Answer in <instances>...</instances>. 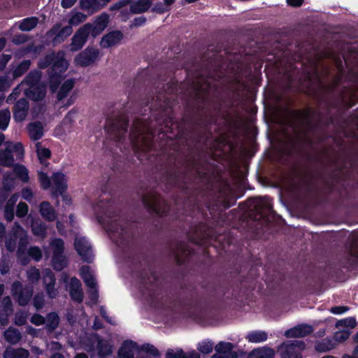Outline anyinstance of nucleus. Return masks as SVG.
Here are the masks:
<instances>
[{"instance_id":"63","label":"nucleus","mask_w":358,"mask_h":358,"mask_svg":"<svg viewBox=\"0 0 358 358\" xmlns=\"http://www.w3.org/2000/svg\"><path fill=\"white\" fill-rule=\"evenodd\" d=\"M39 175V180L41 185V187L44 189H47L50 186V180L49 177L44 173L40 172Z\"/></svg>"},{"instance_id":"2","label":"nucleus","mask_w":358,"mask_h":358,"mask_svg":"<svg viewBox=\"0 0 358 358\" xmlns=\"http://www.w3.org/2000/svg\"><path fill=\"white\" fill-rule=\"evenodd\" d=\"M52 64L49 71L50 87L55 92L62 80V75L66 71L69 63L65 59V52L59 51L57 53L51 52L46 55L38 62L40 69H45Z\"/></svg>"},{"instance_id":"6","label":"nucleus","mask_w":358,"mask_h":358,"mask_svg":"<svg viewBox=\"0 0 358 358\" xmlns=\"http://www.w3.org/2000/svg\"><path fill=\"white\" fill-rule=\"evenodd\" d=\"M142 201L148 210L157 215H165L169 210V206L166 202L155 192L143 196Z\"/></svg>"},{"instance_id":"31","label":"nucleus","mask_w":358,"mask_h":358,"mask_svg":"<svg viewBox=\"0 0 358 358\" xmlns=\"http://www.w3.org/2000/svg\"><path fill=\"white\" fill-rule=\"evenodd\" d=\"M97 343L96 349L99 357L104 358L112 352V346L106 340L101 338L99 336H95Z\"/></svg>"},{"instance_id":"26","label":"nucleus","mask_w":358,"mask_h":358,"mask_svg":"<svg viewBox=\"0 0 358 358\" xmlns=\"http://www.w3.org/2000/svg\"><path fill=\"white\" fill-rule=\"evenodd\" d=\"M46 93V88L44 85L39 84L37 85H33L24 90L25 95L34 100L38 101L42 99Z\"/></svg>"},{"instance_id":"23","label":"nucleus","mask_w":358,"mask_h":358,"mask_svg":"<svg viewBox=\"0 0 358 358\" xmlns=\"http://www.w3.org/2000/svg\"><path fill=\"white\" fill-rule=\"evenodd\" d=\"M29 102L26 99H21L17 101L14 107V119L17 122L25 120L29 112Z\"/></svg>"},{"instance_id":"28","label":"nucleus","mask_w":358,"mask_h":358,"mask_svg":"<svg viewBox=\"0 0 358 358\" xmlns=\"http://www.w3.org/2000/svg\"><path fill=\"white\" fill-rule=\"evenodd\" d=\"M41 215L45 220L52 222L57 218V213L53 207L48 201H43L39 206Z\"/></svg>"},{"instance_id":"57","label":"nucleus","mask_w":358,"mask_h":358,"mask_svg":"<svg viewBox=\"0 0 358 358\" xmlns=\"http://www.w3.org/2000/svg\"><path fill=\"white\" fill-rule=\"evenodd\" d=\"M28 313L25 311H18L15 315V324L17 326H22L27 323Z\"/></svg>"},{"instance_id":"15","label":"nucleus","mask_w":358,"mask_h":358,"mask_svg":"<svg viewBox=\"0 0 358 358\" xmlns=\"http://www.w3.org/2000/svg\"><path fill=\"white\" fill-rule=\"evenodd\" d=\"M73 32L71 26L62 27L59 24H56L47 32L49 38H52L54 43H60L69 36Z\"/></svg>"},{"instance_id":"33","label":"nucleus","mask_w":358,"mask_h":358,"mask_svg":"<svg viewBox=\"0 0 358 358\" xmlns=\"http://www.w3.org/2000/svg\"><path fill=\"white\" fill-rule=\"evenodd\" d=\"M3 336L6 342L10 345L17 344L22 338L20 331L17 329L13 327H9L6 329L3 333Z\"/></svg>"},{"instance_id":"45","label":"nucleus","mask_w":358,"mask_h":358,"mask_svg":"<svg viewBox=\"0 0 358 358\" xmlns=\"http://www.w3.org/2000/svg\"><path fill=\"white\" fill-rule=\"evenodd\" d=\"M38 19L35 17H27L22 20L19 24V29L24 31H29L36 27Z\"/></svg>"},{"instance_id":"50","label":"nucleus","mask_w":358,"mask_h":358,"mask_svg":"<svg viewBox=\"0 0 358 358\" xmlns=\"http://www.w3.org/2000/svg\"><path fill=\"white\" fill-rule=\"evenodd\" d=\"M31 61L24 60L20 62L13 71V77L18 78L22 76L30 67Z\"/></svg>"},{"instance_id":"37","label":"nucleus","mask_w":358,"mask_h":358,"mask_svg":"<svg viewBox=\"0 0 358 358\" xmlns=\"http://www.w3.org/2000/svg\"><path fill=\"white\" fill-rule=\"evenodd\" d=\"M150 104L151 109H157L158 108L164 110L166 108L169 107V103L168 101V98L166 95L158 94L156 97H153L148 103Z\"/></svg>"},{"instance_id":"12","label":"nucleus","mask_w":358,"mask_h":358,"mask_svg":"<svg viewBox=\"0 0 358 358\" xmlns=\"http://www.w3.org/2000/svg\"><path fill=\"white\" fill-rule=\"evenodd\" d=\"M74 247L83 261L90 263L93 260L94 255L92 246L85 237L76 236Z\"/></svg>"},{"instance_id":"17","label":"nucleus","mask_w":358,"mask_h":358,"mask_svg":"<svg viewBox=\"0 0 358 358\" xmlns=\"http://www.w3.org/2000/svg\"><path fill=\"white\" fill-rule=\"evenodd\" d=\"M234 348L231 343L221 341L215 346L216 353L213 358H237V353L233 351Z\"/></svg>"},{"instance_id":"64","label":"nucleus","mask_w":358,"mask_h":358,"mask_svg":"<svg viewBox=\"0 0 358 358\" xmlns=\"http://www.w3.org/2000/svg\"><path fill=\"white\" fill-rule=\"evenodd\" d=\"M89 288V294L90 295V300L92 304H95L97 303L98 298H99V294L97 290V285L94 286L93 287H88Z\"/></svg>"},{"instance_id":"52","label":"nucleus","mask_w":358,"mask_h":358,"mask_svg":"<svg viewBox=\"0 0 358 358\" xmlns=\"http://www.w3.org/2000/svg\"><path fill=\"white\" fill-rule=\"evenodd\" d=\"M8 150L16 156L17 159H21L24 156L23 146L20 143L10 144L7 146Z\"/></svg>"},{"instance_id":"35","label":"nucleus","mask_w":358,"mask_h":358,"mask_svg":"<svg viewBox=\"0 0 358 358\" xmlns=\"http://www.w3.org/2000/svg\"><path fill=\"white\" fill-rule=\"evenodd\" d=\"M274 350L268 347L259 348L252 350L248 358H274Z\"/></svg>"},{"instance_id":"11","label":"nucleus","mask_w":358,"mask_h":358,"mask_svg":"<svg viewBox=\"0 0 358 358\" xmlns=\"http://www.w3.org/2000/svg\"><path fill=\"white\" fill-rule=\"evenodd\" d=\"M12 295L16 299L17 302L21 306H26L33 295V289L30 287H23L19 281H15L11 286Z\"/></svg>"},{"instance_id":"30","label":"nucleus","mask_w":358,"mask_h":358,"mask_svg":"<svg viewBox=\"0 0 358 358\" xmlns=\"http://www.w3.org/2000/svg\"><path fill=\"white\" fill-rule=\"evenodd\" d=\"M159 350L152 345L146 343L140 347L136 358H152L159 357Z\"/></svg>"},{"instance_id":"40","label":"nucleus","mask_w":358,"mask_h":358,"mask_svg":"<svg viewBox=\"0 0 358 358\" xmlns=\"http://www.w3.org/2000/svg\"><path fill=\"white\" fill-rule=\"evenodd\" d=\"M245 338L250 343H258L266 341L268 334L264 331H252L248 333Z\"/></svg>"},{"instance_id":"24","label":"nucleus","mask_w":358,"mask_h":358,"mask_svg":"<svg viewBox=\"0 0 358 358\" xmlns=\"http://www.w3.org/2000/svg\"><path fill=\"white\" fill-rule=\"evenodd\" d=\"M123 35L120 31H114L103 36L100 45L103 48H108L118 44L122 39Z\"/></svg>"},{"instance_id":"38","label":"nucleus","mask_w":358,"mask_h":358,"mask_svg":"<svg viewBox=\"0 0 358 358\" xmlns=\"http://www.w3.org/2000/svg\"><path fill=\"white\" fill-rule=\"evenodd\" d=\"M336 343L331 338H324L315 343V350L319 352H325L336 348Z\"/></svg>"},{"instance_id":"29","label":"nucleus","mask_w":358,"mask_h":358,"mask_svg":"<svg viewBox=\"0 0 358 358\" xmlns=\"http://www.w3.org/2000/svg\"><path fill=\"white\" fill-rule=\"evenodd\" d=\"M111 0H80V5L83 8L92 12L97 11Z\"/></svg>"},{"instance_id":"54","label":"nucleus","mask_w":358,"mask_h":358,"mask_svg":"<svg viewBox=\"0 0 358 358\" xmlns=\"http://www.w3.org/2000/svg\"><path fill=\"white\" fill-rule=\"evenodd\" d=\"M13 311V303L10 296H5L1 301V312L5 313L6 316H9Z\"/></svg>"},{"instance_id":"41","label":"nucleus","mask_w":358,"mask_h":358,"mask_svg":"<svg viewBox=\"0 0 358 358\" xmlns=\"http://www.w3.org/2000/svg\"><path fill=\"white\" fill-rule=\"evenodd\" d=\"M31 231L35 236L44 238L47 235V225L42 221H34L31 224Z\"/></svg>"},{"instance_id":"55","label":"nucleus","mask_w":358,"mask_h":358,"mask_svg":"<svg viewBox=\"0 0 358 358\" xmlns=\"http://www.w3.org/2000/svg\"><path fill=\"white\" fill-rule=\"evenodd\" d=\"M351 331L349 329H338V331H336L334 335V341L336 342H343L347 340Z\"/></svg>"},{"instance_id":"60","label":"nucleus","mask_w":358,"mask_h":358,"mask_svg":"<svg viewBox=\"0 0 358 358\" xmlns=\"http://www.w3.org/2000/svg\"><path fill=\"white\" fill-rule=\"evenodd\" d=\"M44 296L42 293L36 294L33 299V305L38 310L43 308L44 305Z\"/></svg>"},{"instance_id":"61","label":"nucleus","mask_w":358,"mask_h":358,"mask_svg":"<svg viewBox=\"0 0 358 358\" xmlns=\"http://www.w3.org/2000/svg\"><path fill=\"white\" fill-rule=\"evenodd\" d=\"M29 210V207L27 203L23 202H20L17 206L16 215L18 217H24Z\"/></svg>"},{"instance_id":"34","label":"nucleus","mask_w":358,"mask_h":358,"mask_svg":"<svg viewBox=\"0 0 358 358\" xmlns=\"http://www.w3.org/2000/svg\"><path fill=\"white\" fill-rule=\"evenodd\" d=\"M29 352L27 350L20 348H7L3 352L4 358H28Z\"/></svg>"},{"instance_id":"62","label":"nucleus","mask_w":358,"mask_h":358,"mask_svg":"<svg viewBox=\"0 0 358 358\" xmlns=\"http://www.w3.org/2000/svg\"><path fill=\"white\" fill-rule=\"evenodd\" d=\"M184 351L182 349L176 350L170 349L166 352V358H183Z\"/></svg>"},{"instance_id":"53","label":"nucleus","mask_w":358,"mask_h":358,"mask_svg":"<svg viewBox=\"0 0 358 358\" xmlns=\"http://www.w3.org/2000/svg\"><path fill=\"white\" fill-rule=\"evenodd\" d=\"M213 343L209 340L203 341L197 345V350L202 354L208 355L212 352Z\"/></svg>"},{"instance_id":"7","label":"nucleus","mask_w":358,"mask_h":358,"mask_svg":"<svg viewBox=\"0 0 358 358\" xmlns=\"http://www.w3.org/2000/svg\"><path fill=\"white\" fill-rule=\"evenodd\" d=\"M52 251V266L57 271H62L68 264V259L64 255V243L61 238H53L50 243Z\"/></svg>"},{"instance_id":"58","label":"nucleus","mask_w":358,"mask_h":358,"mask_svg":"<svg viewBox=\"0 0 358 358\" xmlns=\"http://www.w3.org/2000/svg\"><path fill=\"white\" fill-rule=\"evenodd\" d=\"M86 18H87L86 15H85L82 13L78 12L71 16L69 22L70 25L77 26L80 23L84 22L86 20Z\"/></svg>"},{"instance_id":"44","label":"nucleus","mask_w":358,"mask_h":358,"mask_svg":"<svg viewBox=\"0 0 358 358\" xmlns=\"http://www.w3.org/2000/svg\"><path fill=\"white\" fill-rule=\"evenodd\" d=\"M74 84L75 82L73 79H69L62 84L57 93V99L59 101H62L67 96L69 92L73 89Z\"/></svg>"},{"instance_id":"36","label":"nucleus","mask_w":358,"mask_h":358,"mask_svg":"<svg viewBox=\"0 0 358 358\" xmlns=\"http://www.w3.org/2000/svg\"><path fill=\"white\" fill-rule=\"evenodd\" d=\"M18 197L19 196L17 194L12 195L6 204L4 208V217L5 219L8 222H10L14 218V207L16 204Z\"/></svg>"},{"instance_id":"32","label":"nucleus","mask_w":358,"mask_h":358,"mask_svg":"<svg viewBox=\"0 0 358 358\" xmlns=\"http://www.w3.org/2000/svg\"><path fill=\"white\" fill-rule=\"evenodd\" d=\"M80 276L88 287H93L96 285V281L92 271L88 266H83L80 270Z\"/></svg>"},{"instance_id":"8","label":"nucleus","mask_w":358,"mask_h":358,"mask_svg":"<svg viewBox=\"0 0 358 358\" xmlns=\"http://www.w3.org/2000/svg\"><path fill=\"white\" fill-rule=\"evenodd\" d=\"M305 348V344L301 341H288L278 348L281 358H302L301 352Z\"/></svg>"},{"instance_id":"1","label":"nucleus","mask_w":358,"mask_h":358,"mask_svg":"<svg viewBox=\"0 0 358 358\" xmlns=\"http://www.w3.org/2000/svg\"><path fill=\"white\" fill-rule=\"evenodd\" d=\"M109 200V196L104 194L94 206L98 221L103 226L110 238L118 246L123 247L129 243L131 232L128 224L116 213L114 206Z\"/></svg>"},{"instance_id":"20","label":"nucleus","mask_w":358,"mask_h":358,"mask_svg":"<svg viewBox=\"0 0 358 358\" xmlns=\"http://www.w3.org/2000/svg\"><path fill=\"white\" fill-rule=\"evenodd\" d=\"M313 331L312 326L301 324L287 330L285 332V336L287 338H302L310 334Z\"/></svg>"},{"instance_id":"47","label":"nucleus","mask_w":358,"mask_h":358,"mask_svg":"<svg viewBox=\"0 0 358 358\" xmlns=\"http://www.w3.org/2000/svg\"><path fill=\"white\" fill-rule=\"evenodd\" d=\"M13 171L16 177L23 182L29 181V171L22 164H15L13 167Z\"/></svg>"},{"instance_id":"43","label":"nucleus","mask_w":358,"mask_h":358,"mask_svg":"<svg viewBox=\"0 0 358 358\" xmlns=\"http://www.w3.org/2000/svg\"><path fill=\"white\" fill-rule=\"evenodd\" d=\"M36 152L41 164L47 166L46 160L50 157L51 152L49 149L43 148L41 143L36 144Z\"/></svg>"},{"instance_id":"25","label":"nucleus","mask_w":358,"mask_h":358,"mask_svg":"<svg viewBox=\"0 0 358 358\" xmlns=\"http://www.w3.org/2000/svg\"><path fill=\"white\" fill-rule=\"evenodd\" d=\"M52 188L54 189L53 194H62L66 189V179L64 174L57 172L52 176Z\"/></svg>"},{"instance_id":"10","label":"nucleus","mask_w":358,"mask_h":358,"mask_svg":"<svg viewBox=\"0 0 358 358\" xmlns=\"http://www.w3.org/2000/svg\"><path fill=\"white\" fill-rule=\"evenodd\" d=\"M292 117V124L296 130L307 132L312 129V112L310 110L294 111Z\"/></svg>"},{"instance_id":"14","label":"nucleus","mask_w":358,"mask_h":358,"mask_svg":"<svg viewBox=\"0 0 358 358\" xmlns=\"http://www.w3.org/2000/svg\"><path fill=\"white\" fill-rule=\"evenodd\" d=\"M90 34V26L85 24L80 27L73 35L70 48L71 51H77L81 49L85 43Z\"/></svg>"},{"instance_id":"48","label":"nucleus","mask_w":358,"mask_h":358,"mask_svg":"<svg viewBox=\"0 0 358 358\" xmlns=\"http://www.w3.org/2000/svg\"><path fill=\"white\" fill-rule=\"evenodd\" d=\"M59 322V318L56 313H50L47 315L45 323L48 330H55L58 327Z\"/></svg>"},{"instance_id":"59","label":"nucleus","mask_w":358,"mask_h":358,"mask_svg":"<svg viewBox=\"0 0 358 358\" xmlns=\"http://www.w3.org/2000/svg\"><path fill=\"white\" fill-rule=\"evenodd\" d=\"M28 255L36 262H38L42 257L41 250L37 246L30 247L28 250Z\"/></svg>"},{"instance_id":"3","label":"nucleus","mask_w":358,"mask_h":358,"mask_svg":"<svg viewBox=\"0 0 358 358\" xmlns=\"http://www.w3.org/2000/svg\"><path fill=\"white\" fill-rule=\"evenodd\" d=\"M153 131L146 123L141 120L134 122L129 134V141L136 152L150 150L153 147Z\"/></svg>"},{"instance_id":"51","label":"nucleus","mask_w":358,"mask_h":358,"mask_svg":"<svg viewBox=\"0 0 358 358\" xmlns=\"http://www.w3.org/2000/svg\"><path fill=\"white\" fill-rule=\"evenodd\" d=\"M10 120V113L8 109L0 110V129L2 131L8 128Z\"/></svg>"},{"instance_id":"4","label":"nucleus","mask_w":358,"mask_h":358,"mask_svg":"<svg viewBox=\"0 0 358 358\" xmlns=\"http://www.w3.org/2000/svg\"><path fill=\"white\" fill-rule=\"evenodd\" d=\"M139 289L142 295L150 304L157 308L164 307L163 299L160 297L158 292L159 284L156 274L148 270L142 273L140 276Z\"/></svg>"},{"instance_id":"19","label":"nucleus","mask_w":358,"mask_h":358,"mask_svg":"<svg viewBox=\"0 0 358 358\" xmlns=\"http://www.w3.org/2000/svg\"><path fill=\"white\" fill-rule=\"evenodd\" d=\"M210 88V83L208 80L199 78L194 83L192 90L198 99L204 100L207 97Z\"/></svg>"},{"instance_id":"5","label":"nucleus","mask_w":358,"mask_h":358,"mask_svg":"<svg viewBox=\"0 0 358 358\" xmlns=\"http://www.w3.org/2000/svg\"><path fill=\"white\" fill-rule=\"evenodd\" d=\"M4 238L6 248L10 252L15 250L18 241V249L17 253L18 258H20L21 253L24 252L29 243L27 232L19 223L15 222L12 228L11 232Z\"/></svg>"},{"instance_id":"9","label":"nucleus","mask_w":358,"mask_h":358,"mask_svg":"<svg viewBox=\"0 0 358 358\" xmlns=\"http://www.w3.org/2000/svg\"><path fill=\"white\" fill-rule=\"evenodd\" d=\"M127 120L124 117H120L117 120H108L105 126V129L110 138L119 141L127 132Z\"/></svg>"},{"instance_id":"39","label":"nucleus","mask_w":358,"mask_h":358,"mask_svg":"<svg viewBox=\"0 0 358 358\" xmlns=\"http://www.w3.org/2000/svg\"><path fill=\"white\" fill-rule=\"evenodd\" d=\"M153 0H138L130 5V10L133 13L145 12L150 7Z\"/></svg>"},{"instance_id":"13","label":"nucleus","mask_w":358,"mask_h":358,"mask_svg":"<svg viewBox=\"0 0 358 358\" xmlns=\"http://www.w3.org/2000/svg\"><path fill=\"white\" fill-rule=\"evenodd\" d=\"M99 55V50L87 48L75 57L74 62L77 66H87L97 59Z\"/></svg>"},{"instance_id":"42","label":"nucleus","mask_w":358,"mask_h":358,"mask_svg":"<svg viewBox=\"0 0 358 358\" xmlns=\"http://www.w3.org/2000/svg\"><path fill=\"white\" fill-rule=\"evenodd\" d=\"M41 72L38 71H31L24 78V81L21 83V85H27L28 87L33 85H39L41 80Z\"/></svg>"},{"instance_id":"18","label":"nucleus","mask_w":358,"mask_h":358,"mask_svg":"<svg viewBox=\"0 0 358 358\" xmlns=\"http://www.w3.org/2000/svg\"><path fill=\"white\" fill-rule=\"evenodd\" d=\"M108 15L102 13L98 16L93 24L87 23L90 26V34L95 38L99 36L107 27L108 23Z\"/></svg>"},{"instance_id":"21","label":"nucleus","mask_w":358,"mask_h":358,"mask_svg":"<svg viewBox=\"0 0 358 358\" xmlns=\"http://www.w3.org/2000/svg\"><path fill=\"white\" fill-rule=\"evenodd\" d=\"M69 294L73 300L80 303L83 300V292L80 281L76 277L71 278L68 286Z\"/></svg>"},{"instance_id":"27","label":"nucleus","mask_w":358,"mask_h":358,"mask_svg":"<svg viewBox=\"0 0 358 358\" xmlns=\"http://www.w3.org/2000/svg\"><path fill=\"white\" fill-rule=\"evenodd\" d=\"M29 136L33 141H38L44 134L43 125L41 122H31L27 126Z\"/></svg>"},{"instance_id":"56","label":"nucleus","mask_w":358,"mask_h":358,"mask_svg":"<svg viewBox=\"0 0 358 358\" xmlns=\"http://www.w3.org/2000/svg\"><path fill=\"white\" fill-rule=\"evenodd\" d=\"M27 277L31 282H36L40 278V271L38 268L31 267L27 271Z\"/></svg>"},{"instance_id":"46","label":"nucleus","mask_w":358,"mask_h":358,"mask_svg":"<svg viewBox=\"0 0 358 358\" xmlns=\"http://www.w3.org/2000/svg\"><path fill=\"white\" fill-rule=\"evenodd\" d=\"M356 324L357 322L355 318L349 317L338 320L335 326L337 329H349V331H351V329H354L356 327Z\"/></svg>"},{"instance_id":"22","label":"nucleus","mask_w":358,"mask_h":358,"mask_svg":"<svg viewBox=\"0 0 358 358\" xmlns=\"http://www.w3.org/2000/svg\"><path fill=\"white\" fill-rule=\"evenodd\" d=\"M140 347L132 341H124L118 351V358H134V353L138 354Z\"/></svg>"},{"instance_id":"16","label":"nucleus","mask_w":358,"mask_h":358,"mask_svg":"<svg viewBox=\"0 0 358 358\" xmlns=\"http://www.w3.org/2000/svg\"><path fill=\"white\" fill-rule=\"evenodd\" d=\"M43 281L48 297L50 299L56 298L58 295V290L55 287L56 279L50 269L46 268L43 271Z\"/></svg>"},{"instance_id":"49","label":"nucleus","mask_w":358,"mask_h":358,"mask_svg":"<svg viewBox=\"0 0 358 358\" xmlns=\"http://www.w3.org/2000/svg\"><path fill=\"white\" fill-rule=\"evenodd\" d=\"M13 155L6 148V150L0 152V164L5 166H10L13 164Z\"/></svg>"}]
</instances>
